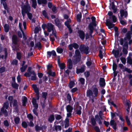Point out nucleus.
<instances>
[{"instance_id": "f257e3e1", "label": "nucleus", "mask_w": 132, "mask_h": 132, "mask_svg": "<svg viewBox=\"0 0 132 132\" xmlns=\"http://www.w3.org/2000/svg\"><path fill=\"white\" fill-rule=\"evenodd\" d=\"M73 57L74 59L72 60V61L70 59L68 60L67 67L70 69H72V62L73 64L75 65L80 61L81 56L80 52L78 50H76L75 51Z\"/></svg>"}, {"instance_id": "f03ea898", "label": "nucleus", "mask_w": 132, "mask_h": 132, "mask_svg": "<svg viewBox=\"0 0 132 132\" xmlns=\"http://www.w3.org/2000/svg\"><path fill=\"white\" fill-rule=\"evenodd\" d=\"M92 90V91L90 89L87 90L86 93L87 96L89 97V101L93 103L95 97L97 96L98 91L97 89L95 87H93Z\"/></svg>"}, {"instance_id": "7ed1b4c3", "label": "nucleus", "mask_w": 132, "mask_h": 132, "mask_svg": "<svg viewBox=\"0 0 132 132\" xmlns=\"http://www.w3.org/2000/svg\"><path fill=\"white\" fill-rule=\"evenodd\" d=\"M91 19L92 22L89 25L88 28L89 31L90 32L91 34L93 32L94 30V27H95L96 26L95 18L94 16H92L91 17Z\"/></svg>"}, {"instance_id": "20e7f679", "label": "nucleus", "mask_w": 132, "mask_h": 132, "mask_svg": "<svg viewBox=\"0 0 132 132\" xmlns=\"http://www.w3.org/2000/svg\"><path fill=\"white\" fill-rule=\"evenodd\" d=\"M9 106V103L8 102H6L4 103L3 107L2 108L0 114L1 115L2 113L4 114L5 116H7V112L6 110L5 109V108L7 109Z\"/></svg>"}, {"instance_id": "39448f33", "label": "nucleus", "mask_w": 132, "mask_h": 132, "mask_svg": "<svg viewBox=\"0 0 132 132\" xmlns=\"http://www.w3.org/2000/svg\"><path fill=\"white\" fill-rule=\"evenodd\" d=\"M22 13L23 17L25 15V13H27L30 11V8L29 4L24 5L22 7Z\"/></svg>"}, {"instance_id": "423d86ee", "label": "nucleus", "mask_w": 132, "mask_h": 132, "mask_svg": "<svg viewBox=\"0 0 132 132\" xmlns=\"http://www.w3.org/2000/svg\"><path fill=\"white\" fill-rule=\"evenodd\" d=\"M79 49L81 53H85L87 54L88 53L89 47L84 45H80Z\"/></svg>"}, {"instance_id": "0eeeda50", "label": "nucleus", "mask_w": 132, "mask_h": 132, "mask_svg": "<svg viewBox=\"0 0 132 132\" xmlns=\"http://www.w3.org/2000/svg\"><path fill=\"white\" fill-rule=\"evenodd\" d=\"M74 109L76 110V113L78 115H80L81 114V110L82 108L81 106L79 105L78 103L76 102L74 105Z\"/></svg>"}, {"instance_id": "6e6552de", "label": "nucleus", "mask_w": 132, "mask_h": 132, "mask_svg": "<svg viewBox=\"0 0 132 132\" xmlns=\"http://www.w3.org/2000/svg\"><path fill=\"white\" fill-rule=\"evenodd\" d=\"M10 106L12 104L13 106L15 107V111L18 112L19 111V109L17 100L15 99H13L12 102H10Z\"/></svg>"}, {"instance_id": "1a4fd4ad", "label": "nucleus", "mask_w": 132, "mask_h": 132, "mask_svg": "<svg viewBox=\"0 0 132 132\" xmlns=\"http://www.w3.org/2000/svg\"><path fill=\"white\" fill-rule=\"evenodd\" d=\"M121 50L120 49H117V50H113L112 52L114 55V57L117 58L119 57L120 52L121 51Z\"/></svg>"}, {"instance_id": "9d476101", "label": "nucleus", "mask_w": 132, "mask_h": 132, "mask_svg": "<svg viewBox=\"0 0 132 132\" xmlns=\"http://www.w3.org/2000/svg\"><path fill=\"white\" fill-rule=\"evenodd\" d=\"M54 28V26L51 23H48L47 24V28L48 32H50Z\"/></svg>"}, {"instance_id": "9b49d317", "label": "nucleus", "mask_w": 132, "mask_h": 132, "mask_svg": "<svg viewBox=\"0 0 132 132\" xmlns=\"http://www.w3.org/2000/svg\"><path fill=\"white\" fill-rule=\"evenodd\" d=\"M106 24L108 27V28L109 29L112 28L114 26V24L111 22L108 19L106 20Z\"/></svg>"}, {"instance_id": "f8f14e48", "label": "nucleus", "mask_w": 132, "mask_h": 132, "mask_svg": "<svg viewBox=\"0 0 132 132\" xmlns=\"http://www.w3.org/2000/svg\"><path fill=\"white\" fill-rule=\"evenodd\" d=\"M78 33L80 38L82 40H83L85 38V33L84 31L81 30H79Z\"/></svg>"}, {"instance_id": "ddd939ff", "label": "nucleus", "mask_w": 132, "mask_h": 132, "mask_svg": "<svg viewBox=\"0 0 132 132\" xmlns=\"http://www.w3.org/2000/svg\"><path fill=\"white\" fill-rule=\"evenodd\" d=\"M120 13L121 16V17L124 16L125 17H126L127 16L128 14L127 12L123 10H120Z\"/></svg>"}, {"instance_id": "4468645a", "label": "nucleus", "mask_w": 132, "mask_h": 132, "mask_svg": "<svg viewBox=\"0 0 132 132\" xmlns=\"http://www.w3.org/2000/svg\"><path fill=\"white\" fill-rule=\"evenodd\" d=\"M110 125L115 130L116 129V123L115 121L113 120H111L110 121Z\"/></svg>"}, {"instance_id": "2eb2a0df", "label": "nucleus", "mask_w": 132, "mask_h": 132, "mask_svg": "<svg viewBox=\"0 0 132 132\" xmlns=\"http://www.w3.org/2000/svg\"><path fill=\"white\" fill-rule=\"evenodd\" d=\"M31 74H32L31 77V80L33 81L36 80V76L34 71H32Z\"/></svg>"}, {"instance_id": "dca6fc26", "label": "nucleus", "mask_w": 132, "mask_h": 132, "mask_svg": "<svg viewBox=\"0 0 132 132\" xmlns=\"http://www.w3.org/2000/svg\"><path fill=\"white\" fill-rule=\"evenodd\" d=\"M32 102L34 108L36 109H37L38 108V105L37 103L36 99L34 98H32Z\"/></svg>"}, {"instance_id": "f3484780", "label": "nucleus", "mask_w": 132, "mask_h": 132, "mask_svg": "<svg viewBox=\"0 0 132 132\" xmlns=\"http://www.w3.org/2000/svg\"><path fill=\"white\" fill-rule=\"evenodd\" d=\"M105 79L104 78H101L100 80V84L101 87H103L105 85Z\"/></svg>"}, {"instance_id": "a211bd4d", "label": "nucleus", "mask_w": 132, "mask_h": 132, "mask_svg": "<svg viewBox=\"0 0 132 132\" xmlns=\"http://www.w3.org/2000/svg\"><path fill=\"white\" fill-rule=\"evenodd\" d=\"M12 40L13 43L14 44H17L18 40L16 36L13 35L12 36Z\"/></svg>"}, {"instance_id": "6ab92c4d", "label": "nucleus", "mask_w": 132, "mask_h": 132, "mask_svg": "<svg viewBox=\"0 0 132 132\" xmlns=\"http://www.w3.org/2000/svg\"><path fill=\"white\" fill-rule=\"evenodd\" d=\"M22 105L23 106H25L27 102V98L24 96H23L22 97Z\"/></svg>"}, {"instance_id": "aec40b11", "label": "nucleus", "mask_w": 132, "mask_h": 132, "mask_svg": "<svg viewBox=\"0 0 132 132\" xmlns=\"http://www.w3.org/2000/svg\"><path fill=\"white\" fill-rule=\"evenodd\" d=\"M66 109L68 112H72L73 108L70 105H68L67 106Z\"/></svg>"}, {"instance_id": "412c9836", "label": "nucleus", "mask_w": 132, "mask_h": 132, "mask_svg": "<svg viewBox=\"0 0 132 132\" xmlns=\"http://www.w3.org/2000/svg\"><path fill=\"white\" fill-rule=\"evenodd\" d=\"M4 30L5 32H8L9 30V27L8 24H5L4 26Z\"/></svg>"}, {"instance_id": "4be33fe9", "label": "nucleus", "mask_w": 132, "mask_h": 132, "mask_svg": "<svg viewBox=\"0 0 132 132\" xmlns=\"http://www.w3.org/2000/svg\"><path fill=\"white\" fill-rule=\"evenodd\" d=\"M95 117L96 121L100 125H101L102 124V122L101 120V119L99 118V116L98 115H96L95 116Z\"/></svg>"}, {"instance_id": "5701e85b", "label": "nucleus", "mask_w": 132, "mask_h": 132, "mask_svg": "<svg viewBox=\"0 0 132 132\" xmlns=\"http://www.w3.org/2000/svg\"><path fill=\"white\" fill-rule=\"evenodd\" d=\"M85 71L84 68H81L80 69H77L76 73L78 74L80 73H82Z\"/></svg>"}, {"instance_id": "b1692460", "label": "nucleus", "mask_w": 132, "mask_h": 132, "mask_svg": "<svg viewBox=\"0 0 132 132\" xmlns=\"http://www.w3.org/2000/svg\"><path fill=\"white\" fill-rule=\"evenodd\" d=\"M5 1L6 0H1V3L2 4L5 9L6 10H7V7L5 2Z\"/></svg>"}, {"instance_id": "393cba45", "label": "nucleus", "mask_w": 132, "mask_h": 132, "mask_svg": "<svg viewBox=\"0 0 132 132\" xmlns=\"http://www.w3.org/2000/svg\"><path fill=\"white\" fill-rule=\"evenodd\" d=\"M32 87L36 94L39 93L38 89L36 85H33Z\"/></svg>"}, {"instance_id": "a878e982", "label": "nucleus", "mask_w": 132, "mask_h": 132, "mask_svg": "<svg viewBox=\"0 0 132 132\" xmlns=\"http://www.w3.org/2000/svg\"><path fill=\"white\" fill-rule=\"evenodd\" d=\"M32 2V7L34 9H36V6L37 5L36 0H31Z\"/></svg>"}, {"instance_id": "bb28decb", "label": "nucleus", "mask_w": 132, "mask_h": 132, "mask_svg": "<svg viewBox=\"0 0 132 132\" xmlns=\"http://www.w3.org/2000/svg\"><path fill=\"white\" fill-rule=\"evenodd\" d=\"M14 120L15 123L16 124H18L19 123L20 119L18 117H15L14 118Z\"/></svg>"}, {"instance_id": "cd10ccee", "label": "nucleus", "mask_w": 132, "mask_h": 132, "mask_svg": "<svg viewBox=\"0 0 132 132\" xmlns=\"http://www.w3.org/2000/svg\"><path fill=\"white\" fill-rule=\"evenodd\" d=\"M12 85L14 88L15 89H18L19 85L15 82H12Z\"/></svg>"}, {"instance_id": "c85d7f7f", "label": "nucleus", "mask_w": 132, "mask_h": 132, "mask_svg": "<svg viewBox=\"0 0 132 132\" xmlns=\"http://www.w3.org/2000/svg\"><path fill=\"white\" fill-rule=\"evenodd\" d=\"M54 129L56 131H60L61 130V126L59 125L55 126H54Z\"/></svg>"}, {"instance_id": "c756f323", "label": "nucleus", "mask_w": 132, "mask_h": 132, "mask_svg": "<svg viewBox=\"0 0 132 132\" xmlns=\"http://www.w3.org/2000/svg\"><path fill=\"white\" fill-rule=\"evenodd\" d=\"M65 125L64 127L66 128L69 126V120L68 118H66L65 120Z\"/></svg>"}, {"instance_id": "7c9ffc66", "label": "nucleus", "mask_w": 132, "mask_h": 132, "mask_svg": "<svg viewBox=\"0 0 132 132\" xmlns=\"http://www.w3.org/2000/svg\"><path fill=\"white\" fill-rule=\"evenodd\" d=\"M131 33L130 31H128L126 34V37L129 40L131 38Z\"/></svg>"}, {"instance_id": "2f4dec72", "label": "nucleus", "mask_w": 132, "mask_h": 132, "mask_svg": "<svg viewBox=\"0 0 132 132\" xmlns=\"http://www.w3.org/2000/svg\"><path fill=\"white\" fill-rule=\"evenodd\" d=\"M41 29L40 27H36L35 29L34 33L37 34L38 33L39 31L41 30Z\"/></svg>"}, {"instance_id": "473e14b6", "label": "nucleus", "mask_w": 132, "mask_h": 132, "mask_svg": "<svg viewBox=\"0 0 132 132\" xmlns=\"http://www.w3.org/2000/svg\"><path fill=\"white\" fill-rule=\"evenodd\" d=\"M54 120V118L53 115H51L48 118V121L50 122H52Z\"/></svg>"}, {"instance_id": "72a5a7b5", "label": "nucleus", "mask_w": 132, "mask_h": 132, "mask_svg": "<svg viewBox=\"0 0 132 132\" xmlns=\"http://www.w3.org/2000/svg\"><path fill=\"white\" fill-rule=\"evenodd\" d=\"M58 65L61 69H63L65 67L64 64L63 63H59Z\"/></svg>"}, {"instance_id": "f704fd0d", "label": "nucleus", "mask_w": 132, "mask_h": 132, "mask_svg": "<svg viewBox=\"0 0 132 132\" xmlns=\"http://www.w3.org/2000/svg\"><path fill=\"white\" fill-rule=\"evenodd\" d=\"M27 65H26L24 66H22V67L20 69V70L22 72H24L26 70V68L27 67Z\"/></svg>"}, {"instance_id": "c9c22d12", "label": "nucleus", "mask_w": 132, "mask_h": 132, "mask_svg": "<svg viewBox=\"0 0 132 132\" xmlns=\"http://www.w3.org/2000/svg\"><path fill=\"white\" fill-rule=\"evenodd\" d=\"M91 123L93 126H94L96 124V121L95 119L94 118H91Z\"/></svg>"}, {"instance_id": "e433bc0d", "label": "nucleus", "mask_w": 132, "mask_h": 132, "mask_svg": "<svg viewBox=\"0 0 132 132\" xmlns=\"http://www.w3.org/2000/svg\"><path fill=\"white\" fill-rule=\"evenodd\" d=\"M55 21L56 25L59 27H60L61 26V23L59 21V19H56Z\"/></svg>"}, {"instance_id": "4c0bfd02", "label": "nucleus", "mask_w": 132, "mask_h": 132, "mask_svg": "<svg viewBox=\"0 0 132 132\" xmlns=\"http://www.w3.org/2000/svg\"><path fill=\"white\" fill-rule=\"evenodd\" d=\"M35 47H38L39 49H40L41 48V44L39 42H37L35 44Z\"/></svg>"}, {"instance_id": "58836bf2", "label": "nucleus", "mask_w": 132, "mask_h": 132, "mask_svg": "<svg viewBox=\"0 0 132 132\" xmlns=\"http://www.w3.org/2000/svg\"><path fill=\"white\" fill-rule=\"evenodd\" d=\"M122 71H126L129 73H131L132 72V71L130 69L126 67H125L124 68H123V70Z\"/></svg>"}, {"instance_id": "ea45409f", "label": "nucleus", "mask_w": 132, "mask_h": 132, "mask_svg": "<svg viewBox=\"0 0 132 132\" xmlns=\"http://www.w3.org/2000/svg\"><path fill=\"white\" fill-rule=\"evenodd\" d=\"M48 73L49 75L52 76H54L55 75V73L54 72H52L51 71H50V70L48 72Z\"/></svg>"}, {"instance_id": "a19ab883", "label": "nucleus", "mask_w": 132, "mask_h": 132, "mask_svg": "<svg viewBox=\"0 0 132 132\" xmlns=\"http://www.w3.org/2000/svg\"><path fill=\"white\" fill-rule=\"evenodd\" d=\"M120 60H121L123 64H125L126 63V60L125 58L121 57L120 58Z\"/></svg>"}, {"instance_id": "79ce46f5", "label": "nucleus", "mask_w": 132, "mask_h": 132, "mask_svg": "<svg viewBox=\"0 0 132 132\" xmlns=\"http://www.w3.org/2000/svg\"><path fill=\"white\" fill-rule=\"evenodd\" d=\"M74 85L75 82L73 81H71L70 82L69 85V88H72L73 86Z\"/></svg>"}, {"instance_id": "37998d69", "label": "nucleus", "mask_w": 132, "mask_h": 132, "mask_svg": "<svg viewBox=\"0 0 132 132\" xmlns=\"http://www.w3.org/2000/svg\"><path fill=\"white\" fill-rule=\"evenodd\" d=\"M81 17V15L79 14L77 15V21L78 22H80V19Z\"/></svg>"}, {"instance_id": "c03bdc74", "label": "nucleus", "mask_w": 132, "mask_h": 132, "mask_svg": "<svg viewBox=\"0 0 132 132\" xmlns=\"http://www.w3.org/2000/svg\"><path fill=\"white\" fill-rule=\"evenodd\" d=\"M127 62L130 64H132V59L130 57H128Z\"/></svg>"}, {"instance_id": "a18cd8bd", "label": "nucleus", "mask_w": 132, "mask_h": 132, "mask_svg": "<svg viewBox=\"0 0 132 132\" xmlns=\"http://www.w3.org/2000/svg\"><path fill=\"white\" fill-rule=\"evenodd\" d=\"M57 52L59 53H61L63 51V49L60 47H58L57 49Z\"/></svg>"}, {"instance_id": "49530a36", "label": "nucleus", "mask_w": 132, "mask_h": 132, "mask_svg": "<svg viewBox=\"0 0 132 132\" xmlns=\"http://www.w3.org/2000/svg\"><path fill=\"white\" fill-rule=\"evenodd\" d=\"M22 127L24 128H26L27 127V123L24 121L22 122Z\"/></svg>"}, {"instance_id": "de8ad7c7", "label": "nucleus", "mask_w": 132, "mask_h": 132, "mask_svg": "<svg viewBox=\"0 0 132 132\" xmlns=\"http://www.w3.org/2000/svg\"><path fill=\"white\" fill-rule=\"evenodd\" d=\"M4 125L7 127H8L9 126V123L7 120H6L4 121Z\"/></svg>"}, {"instance_id": "09e8293b", "label": "nucleus", "mask_w": 132, "mask_h": 132, "mask_svg": "<svg viewBox=\"0 0 132 132\" xmlns=\"http://www.w3.org/2000/svg\"><path fill=\"white\" fill-rule=\"evenodd\" d=\"M99 56L100 57L101 59H102L103 58V54H104V53H103V54L102 51L100 50L99 51Z\"/></svg>"}, {"instance_id": "8fccbe9b", "label": "nucleus", "mask_w": 132, "mask_h": 132, "mask_svg": "<svg viewBox=\"0 0 132 132\" xmlns=\"http://www.w3.org/2000/svg\"><path fill=\"white\" fill-rule=\"evenodd\" d=\"M92 63L90 59L86 63V64L88 66H90L92 64Z\"/></svg>"}, {"instance_id": "3c124183", "label": "nucleus", "mask_w": 132, "mask_h": 132, "mask_svg": "<svg viewBox=\"0 0 132 132\" xmlns=\"http://www.w3.org/2000/svg\"><path fill=\"white\" fill-rule=\"evenodd\" d=\"M27 117L31 121H32L33 120V117L31 114H29L27 116Z\"/></svg>"}, {"instance_id": "603ef678", "label": "nucleus", "mask_w": 132, "mask_h": 132, "mask_svg": "<svg viewBox=\"0 0 132 132\" xmlns=\"http://www.w3.org/2000/svg\"><path fill=\"white\" fill-rule=\"evenodd\" d=\"M117 68V65L116 63H113V69L114 71H116Z\"/></svg>"}, {"instance_id": "864d4df0", "label": "nucleus", "mask_w": 132, "mask_h": 132, "mask_svg": "<svg viewBox=\"0 0 132 132\" xmlns=\"http://www.w3.org/2000/svg\"><path fill=\"white\" fill-rule=\"evenodd\" d=\"M27 15L29 19L31 20L32 19V15L31 13H29L28 12L27 13Z\"/></svg>"}, {"instance_id": "5fc2aeb1", "label": "nucleus", "mask_w": 132, "mask_h": 132, "mask_svg": "<svg viewBox=\"0 0 132 132\" xmlns=\"http://www.w3.org/2000/svg\"><path fill=\"white\" fill-rule=\"evenodd\" d=\"M73 47L75 49H77L78 48L79 45L76 43H74L72 44Z\"/></svg>"}, {"instance_id": "6e6d98bb", "label": "nucleus", "mask_w": 132, "mask_h": 132, "mask_svg": "<svg viewBox=\"0 0 132 132\" xmlns=\"http://www.w3.org/2000/svg\"><path fill=\"white\" fill-rule=\"evenodd\" d=\"M110 18H112L114 22H115L116 21V18L114 15H112L111 17H110Z\"/></svg>"}, {"instance_id": "4d7b16f0", "label": "nucleus", "mask_w": 132, "mask_h": 132, "mask_svg": "<svg viewBox=\"0 0 132 132\" xmlns=\"http://www.w3.org/2000/svg\"><path fill=\"white\" fill-rule=\"evenodd\" d=\"M31 74H31L30 73H29L28 72L24 74V75L26 77H29L31 76Z\"/></svg>"}, {"instance_id": "13d9d810", "label": "nucleus", "mask_w": 132, "mask_h": 132, "mask_svg": "<svg viewBox=\"0 0 132 132\" xmlns=\"http://www.w3.org/2000/svg\"><path fill=\"white\" fill-rule=\"evenodd\" d=\"M103 115V113L102 111H100L99 113V116L100 118L101 119L103 120V117L102 115Z\"/></svg>"}, {"instance_id": "bf43d9fd", "label": "nucleus", "mask_w": 132, "mask_h": 132, "mask_svg": "<svg viewBox=\"0 0 132 132\" xmlns=\"http://www.w3.org/2000/svg\"><path fill=\"white\" fill-rule=\"evenodd\" d=\"M126 121L127 123V124L128 125H130V121L129 120L128 117L127 116H126Z\"/></svg>"}, {"instance_id": "052dcab7", "label": "nucleus", "mask_w": 132, "mask_h": 132, "mask_svg": "<svg viewBox=\"0 0 132 132\" xmlns=\"http://www.w3.org/2000/svg\"><path fill=\"white\" fill-rule=\"evenodd\" d=\"M18 63V61L16 60H14L12 62V64L14 65H16Z\"/></svg>"}, {"instance_id": "680f3d73", "label": "nucleus", "mask_w": 132, "mask_h": 132, "mask_svg": "<svg viewBox=\"0 0 132 132\" xmlns=\"http://www.w3.org/2000/svg\"><path fill=\"white\" fill-rule=\"evenodd\" d=\"M85 79L82 78H81L79 79V81L82 84H84L85 83Z\"/></svg>"}, {"instance_id": "e2e57ef3", "label": "nucleus", "mask_w": 132, "mask_h": 132, "mask_svg": "<svg viewBox=\"0 0 132 132\" xmlns=\"http://www.w3.org/2000/svg\"><path fill=\"white\" fill-rule=\"evenodd\" d=\"M52 35H53L54 37H56V32L55 30L54 29V28L53 29V30H52Z\"/></svg>"}, {"instance_id": "0e129e2a", "label": "nucleus", "mask_w": 132, "mask_h": 132, "mask_svg": "<svg viewBox=\"0 0 132 132\" xmlns=\"http://www.w3.org/2000/svg\"><path fill=\"white\" fill-rule=\"evenodd\" d=\"M42 94V97L45 99L46 98V96H47V93L46 92L43 93Z\"/></svg>"}, {"instance_id": "69168bd1", "label": "nucleus", "mask_w": 132, "mask_h": 132, "mask_svg": "<svg viewBox=\"0 0 132 132\" xmlns=\"http://www.w3.org/2000/svg\"><path fill=\"white\" fill-rule=\"evenodd\" d=\"M52 67V65H47V68L48 72L49 71V70H50V71H51V68Z\"/></svg>"}, {"instance_id": "338daca9", "label": "nucleus", "mask_w": 132, "mask_h": 132, "mask_svg": "<svg viewBox=\"0 0 132 132\" xmlns=\"http://www.w3.org/2000/svg\"><path fill=\"white\" fill-rule=\"evenodd\" d=\"M17 57L19 60H20L21 58V54L20 53H17Z\"/></svg>"}, {"instance_id": "774afa93", "label": "nucleus", "mask_w": 132, "mask_h": 132, "mask_svg": "<svg viewBox=\"0 0 132 132\" xmlns=\"http://www.w3.org/2000/svg\"><path fill=\"white\" fill-rule=\"evenodd\" d=\"M5 71V68L3 67L0 68V73H3Z\"/></svg>"}]
</instances>
